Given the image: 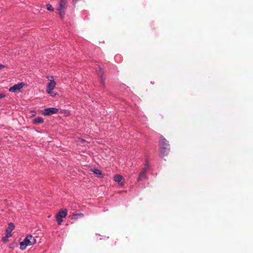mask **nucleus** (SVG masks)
Returning a JSON list of instances; mask_svg holds the SVG:
<instances>
[{"mask_svg": "<svg viewBox=\"0 0 253 253\" xmlns=\"http://www.w3.org/2000/svg\"><path fill=\"white\" fill-rule=\"evenodd\" d=\"M68 7L67 0H60L58 7L56 8V12L61 18L63 19Z\"/></svg>", "mask_w": 253, "mask_h": 253, "instance_id": "obj_1", "label": "nucleus"}, {"mask_svg": "<svg viewBox=\"0 0 253 253\" xmlns=\"http://www.w3.org/2000/svg\"><path fill=\"white\" fill-rule=\"evenodd\" d=\"M36 243V240L32 235H28L23 241L20 243V248L21 250H24L27 246L33 245Z\"/></svg>", "mask_w": 253, "mask_h": 253, "instance_id": "obj_2", "label": "nucleus"}, {"mask_svg": "<svg viewBox=\"0 0 253 253\" xmlns=\"http://www.w3.org/2000/svg\"><path fill=\"white\" fill-rule=\"evenodd\" d=\"M159 145L161 154L162 156H164L169 151V142L165 138L162 137L160 140Z\"/></svg>", "mask_w": 253, "mask_h": 253, "instance_id": "obj_3", "label": "nucleus"}, {"mask_svg": "<svg viewBox=\"0 0 253 253\" xmlns=\"http://www.w3.org/2000/svg\"><path fill=\"white\" fill-rule=\"evenodd\" d=\"M67 215V210L66 209H62L56 215V218L58 225L61 224L63 220L62 218L65 217Z\"/></svg>", "mask_w": 253, "mask_h": 253, "instance_id": "obj_4", "label": "nucleus"}, {"mask_svg": "<svg viewBox=\"0 0 253 253\" xmlns=\"http://www.w3.org/2000/svg\"><path fill=\"white\" fill-rule=\"evenodd\" d=\"M58 109L56 108H48L42 110V114L44 116H49L57 113Z\"/></svg>", "mask_w": 253, "mask_h": 253, "instance_id": "obj_5", "label": "nucleus"}, {"mask_svg": "<svg viewBox=\"0 0 253 253\" xmlns=\"http://www.w3.org/2000/svg\"><path fill=\"white\" fill-rule=\"evenodd\" d=\"M51 79L48 78V80L50 81V83L48 84L47 88H46V92L47 93H51V91L55 88L56 85V83L53 80V77H50Z\"/></svg>", "mask_w": 253, "mask_h": 253, "instance_id": "obj_6", "label": "nucleus"}, {"mask_svg": "<svg viewBox=\"0 0 253 253\" xmlns=\"http://www.w3.org/2000/svg\"><path fill=\"white\" fill-rule=\"evenodd\" d=\"M24 85L23 83H21L18 84H14L12 86L10 87L9 89V91L12 92H15L17 91H20Z\"/></svg>", "mask_w": 253, "mask_h": 253, "instance_id": "obj_7", "label": "nucleus"}, {"mask_svg": "<svg viewBox=\"0 0 253 253\" xmlns=\"http://www.w3.org/2000/svg\"><path fill=\"white\" fill-rule=\"evenodd\" d=\"M15 227L13 223L10 222L8 224V227L6 230V237L9 238L12 236L11 232Z\"/></svg>", "mask_w": 253, "mask_h": 253, "instance_id": "obj_8", "label": "nucleus"}, {"mask_svg": "<svg viewBox=\"0 0 253 253\" xmlns=\"http://www.w3.org/2000/svg\"><path fill=\"white\" fill-rule=\"evenodd\" d=\"M114 179L116 182L119 183L120 185H124L125 179L122 175L120 174H116L114 176Z\"/></svg>", "mask_w": 253, "mask_h": 253, "instance_id": "obj_9", "label": "nucleus"}, {"mask_svg": "<svg viewBox=\"0 0 253 253\" xmlns=\"http://www.w3.org/2000/svg\"><path fill=\"white\" fill-rule=\"evenodd\" d=\"M146 169H144L140 173L138 177V181H141L143 179L145 178L146 177Z\"/></svg>", "mask_w": 253, "mask_h": 253, "instance_id": "obj_10", "label": "nucleus"}, {"mask_svg": "<svg viewBox=\"0 0 253 253\" xmlns=\"http://www.w3.org/2000/svg\"><path fill=\"white\" fill-rule=\"evenodd\" d=\"M33 122L35 124H39L43 122V119L41 117H38L33 119Z\"/></svg>", "mask_w": 253, "mask_h": 253, "instance_id": "obj_11", "label": "nucleus"}, {"mask_svg": "<svg viewBox=\"0 0 253 253\" xmlns=\"http://www.w3.org/2000/svg\"><path fill=\"white\" fill-rule=\"evenodd\" d=\"M92 171H93V172L97 175L99 177H102V172H101V171L98 169H93L92 170Z\"/></svg>", "mask_w": 253, "mask_h": 253, "instance_id": "obj_12", "label": "nucleus"}, {"mask_svg": "<svg viewBox=\"0 0 253 253\" xmlns=\"http://www.w3.org/2000/svg\"><path fill=\"white\" fill-rule=\"evenodd\" d=\"M46 6V9L48 11H54V8L52 7V5L50 4H49V3L47 4Z\"/></svg>", "mask_w": 253, "mask_h": 253, "instance_id": "obj_13", "label": "nucleus"}, {"mask_svg": "<svg viewBox=\"0 0 253 253\" xmlns=\"http://www.w3.org/2000/svg\"><path fill=\"white\" fill-rule=\"evenodd\" d=\"M105 78L103 77V76H100V81L101 84H103L104 83Z\"/></svg>", "mask_w": 253, "mask_h": 253, "instance_id": "obj_14", "label": "nucleus"}, {"mask_svg": "<svg viewBox=\"0 0 253 253\" xmlns=\"http://www.w3.org/2000/svg\"><path fill=\"white\" fill-rule=\"evenodd\" d=\"M5 94L2 93H0V99L5 97Z\"/></svg>", "mask_w": 253, "mask_h": 253, "instance_id": "obj_15", "label": "nucleus"}, {"mask_svg": "<svg viewBox=\"0 0 253 253\" xmlns=\"http://www.w3.org/2000/svg\"><path fill=\"white\" fill-rule=\"evenodd\" d=\"M8 238H6V236L3 238V241L4 243H6L7 241H8Z\"/></svg>", "mask_w": 253, "mask_h": 253, "instance_id": "obj_16", "label": "nucleus"}, {"mask_svg": "<svg viewBox=\"0 0 253 253\" xmlns=\"http://www.w3.org/2000/svg\"><path fill=\"white\" fill-rule=\"evenodd\" d=\"M4 68V66L0 64V69Z\"/></svg>", "mask_w": 253, "mask_h": 253, "instance_id": "obj_17", "label": "nucleus"}, {"mask_svg": "<svg viewBox=\"0 0 253 253\" xmlns=\"http://www.w3.org/2000/svg\"><path fill=\"white\" fill-rule=\"evenodd\" d=\"M73 1L74 3H77L78 1V0H73Z\"/></svg>", "mask_w": 253, "mask_h": 253, "instance_id": "obj_18", "label": "nucleus"}, {"mask_svg": "<svg viewBox=\"0 0 253 253\" xmlns=\"http://www.w3.org/2000/svg\"><path fill=\"white\" fill-rule=\"evenodd\" d=\"M84 139H80V143H81V142H84Z\"/></svg>", "mask_w": 253, "mask_h": 253, "instance_id": "obj_19", "label": "nucleus"}, {"mask_svg": "<svg viewBox=\"0 0 253 253\" xmlns=\"http://www.w3.org/2000/svg\"><path fill=\"white\" fill-rule=\"evenodd\" d=\"M49 94H51V95H52V96H53L55 94H53L52 91H51V93H49Z\"/></svg>", "mask_w": 253, "mask_h": 253, "instance_id": "obj_20", "label": "nucleus"}]
</instances>
